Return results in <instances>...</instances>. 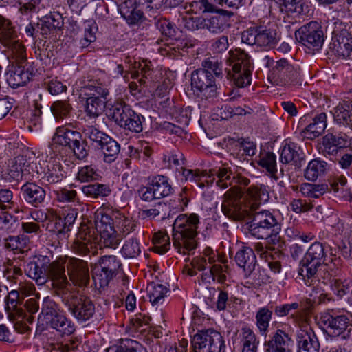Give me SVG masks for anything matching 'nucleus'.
<instances>
[{"label":"nucleus","instance_id":"55","mask_svg":"<svg viewBox=\"0 0 352 352\" xmlns=\"http://www.w3.org/2000/svg\"><path fill=\"white\" fill-rule=\"evenodd\" d=\"M258 164L261 167L265 168L271 174L273 179L278 180V177L276 175L277 172L276 157L273 153L268 152L261 157Z\"/></svg>","mask_w":352,"mask_h":352},{"label":"nucleus","instance_id":"41","mask_svg":"<svg viewBox=\"0 0 352 352\" xmlns=\"http://www.w3.org/2000/svg\"><path fill=\"white\" fill-rule=\"evenodd\" d=\"M201 67L199 68L200 70L212 74L214 78H222L223 73V64L222 61L219 60L216 57L206 58L202 60L201 64Z\"/></svg>","mask_w":352,"mask_h":352},{"label":"nucleus","instance_id":"5","mask_svg":"<svg viewBox=\"0 0 352 352\" xmlns=\"http://www.w3.org/2000/svg\"><path fill=\"white\" fill-rule=\"evenodd\" d=\"M62 302L69 314L78 322H86L95 314L96 307L93 301L76 292H64L62 296Z\"/></svg>","mask_w":352,"mask_h":352},{"label":"nucleus","instance_id":"61","mask_svg":"<svg viewBox=\"0 0 352 352\" xmlns=\"http://www.w3.org/2000/svg\"><path fill=\"white\" fill-rule=\"evenodd\" d=\"M59 313L58 305L50 297H45L43 302L41 314L44 316L46 322Z\"/></svg>","mask_w":352,"mask_h":352},{"label":"nucleus","instance_id":"26","mask_svg":"<svg viewBox=\"0 0 352 352\" xmlns=\"http://www.w3.org/2000/svg\"><path fill=\"white\" fill-rule=\"evenodd\" d=\"M47 323L61 336H69L75 331L74 324L60 312L50 318Z\"/></svg>","mask_w":352,"mask_h":352},{"label":"nucleus","instance_id":"64","mask_svg":"<svg viewBox=\"0 0 352 352\" xmlns=\"http://www.w3.org/2000/svg\"><path fill=\"white\" fill-rule=\"evenodd\" d=\"M96 229L98 232H104L106 230L113 229V223L111 217L107 214L99 213L97 214L95 221Z\"/></svg>","mask_w":352,"mask_h":352},{"label":"nucleus","instance_id":"11","mask_svg":"<svg viewBox=\"0 0 352 352\" xmlns=\"http://www.w3.org/2000/svg\"><path fill=\"white\" fill-rule=\"evenodd\" d=\"M297 41L313 52H318L324 41L321 26L316 21H311L300 27L295 32Z\"/></svg>","mask_w":352,"mask_h":352},{"label":"nucleus","instance_id":"37","mask_svg":"<svg viewBox=\"0 0 352 352\" xmlns=\"http://www.w3.org/2000/svg\"><path fill=\"white\" fill-rule=\"evenodd\" d=\"M300 148L294 144H286L280 151V161L283 164L293 163L297 166L301 160Z\"/></svg>","mask_w":352,"mask_h":352},{"label":"nucleus","instance_id":"21","mask_svg":"<svg viewBox=\"0 0 352 352\" xmlns=\"http://www.w3.org/2000/svg\"><path fill=\"white\" fill-rule=\"evenodd\" d=\"M23 199L34 207H38L43 203L46 192L45 189L33 182H27L21 188Z\"/></svg>","mask_w":352,"mask_h":352},{"label":"nucleus","instance_id":"62","mask_svg":"<svg viewBox=\"0 0 352 352\" xmlns=\"http://www.w3.org/2000/svg\"><path fill=\"white\" fill-rule=\"evenodd\" d=\"M151 62L146 60H142L138 63V65H135V68H138V70L131 72V78L137 79L141 75L142 78L139 80L140 85H144L145 80L144 78H147L151 74Z\"/></svg>","mask_w":352,"mask_h":352},{"label":"nucleus","instance_id":"6","mask_svg":"<svg viewBox=\"0 0 352 352\" xmlns=\"http://www.w3.org/2000/svg\"><path fill=\"white\" fill-rule=\"evenodd\" d=\"M53 141L55 144L68 147L79 160L85 159L89 154L87 143L82 139L81 133L65 126L56 129Z\"/></svg>","mask_w":352,"mask_h":352},{"label":"nucleus","instance_id":"46","mask_svg":"<svg viewBox=\"0 0 352 352\" xmlns=\"http://www.w3.org/2000/svg\"><path fill=\"white\" fill-rule=\"evenodd\" d=\"M100 234L99 243L101 247L116 249L120 243L121 238L115 229L98 232Z\"/></svg>","mask_w":352,"mask_h":352},{"label":"nucleus","instance_id":"48","mask_svg":"<svg viewBox=\"0 0 352 352\" xmlns=\"http://www.w3.org/2000/svg\"><path fill=\"white\" fill-rule=\"evenodd\" d=\"M107 100L98 96H89L86 100L87 114L93 118L98 117L103 111Z\"/></svg>","mask_w":352,"mask_h":352},{"label":"nucleus","instance_id":"42","mask_svg":"<svg viewBox=\"0 0 352 352\" xmlns=\"http://www.w3.org/2000/svg\"><path fill=\"white\" fill-rule=\"evenodd\" d=\"M82 193L90 199H97L109 195L111 190L106 184L98 183L85 185L81 188Z\"/></svg>","mask_w":352,"mask_h":352},{"label":"nucleus","instance_id":"58","mask_svg":"<svg viewBox=\"0 0 352 352\" xmlns=\"http://www.w3.org/2000/svg\"><path fill=\"white\" fill-rule=\"evenodd\" d=\"M115 276V275L106 272V270H103L102 267L95 268L92 274L94 284L96 287H98L99 289L107 287Z\"/></svg>","mask_w":352,"mask_h":352},{"label":"nucleus","instance_id":"57","mask_svg":"<svg viewBox=\"0 0 352 352\" xmlns=\"http://www.w3.org/2000/svg\"><path fill=\"white\" fill-rule=\"evenodd\" d=\"M100 267L115 276L121 267L122 263L114 255H106L100 258Z\"/></svg>","mask_w":352,"mask_h":352},{"label":"nucleus","instance_id":"30","mask_svg":"<svg viewBox=\"0 0 352 352\" xmlns=\"http://www.w3.org/2000/svg\"><path fill=\"white\" fill-rule=\"evenodd\" d=\"M66 177V171L60 162H50L47 165V170L45 172L43 179L48 184H56L63 180Z\"/></svg>","mask_w":352,"mask_h":352},{"label":"nucleus","instance_id":"8","mask_svg":"<svg viewBox=\"0 0 352 352\" xmlns=\"http://www.w3.org/2000/svg\"><path fill=\"white\" fill-rule=\"evenodd\" d=\"M191 89L201 99L213 100L218 96L219 88L214 75L199 69L191 73Z\"/></svg>","mask_w":352,"mask_h":352},{"label":"nucleus","instance_id":"43","mask_svg":"<svg viewBox=\"0 0 352 352\" xmlns=\"http://www.w3.org/2000/svg\"><path fill=\"white\" fill-rule=\"evenodd\" d=\"M146 290L150 302L153 305L162 302L168 292L166 287L154 282L148 285Z\"/></svg>","mask_w":352,"mask_h":352},{"label":"nucleus","instance_id":"31","mask_svg":"<svg viewBox=\"0 0 352 352\" xmlns=\"http://www.w3.org/2000/svg\"><path fill=\"white\" fill-rule=\"evenodd\" d=\"M153 193L157 199L163 198L170 195L173 192V188L168 182V179L163 175L154 177L151 183Z\"/></svg>","mask_w":352,"mask_h":352},{"label":"nucleus","instance_id":"18","mask_svg":"<svg viewBox=\"0 0 352 352\" xmlns=\"http://www.w3.org/2000/svg\"><path fill=\"white\" fill-rule=\"evenodd\" d=\"M322 144L326 153L336 155L339 151L347 148L349 145V137L345 133L338 131L334 129H329L323 136Z\"/></svg>","mask_w":352,"mask_h":352},{"label":"nucleus","instance_id":"16","mask_svg":"<svg viewBox=\"0 0 352 352\" xmlns=\"http://www.w3.org/2000/svg\"><path fill=\"white\" fill-rule=\"evenodd\" d=\"M65 258H59L52 262L49 261L46 269L47 281L52 283V285L59 290H64L69 285V282L65 272Z\"/></svg>","mask_w":352,"mask_h":352},{"label":"nucleus","instance_id":"54","mask_svg":"<svg viewBox=\"0 0 352 352\" xmlns=\"http://www.w3.org/2000/svg\"><path fill=\"white\" fill-rule=\"evenodd\" d=\"M71 248L75 253L81 256H87L93 248V245L89 239L80 234L74 239Z\"/></svg>","mask_w":352,"mask_h":352},{"label":"nucleus","instance_id":"15","mask_svg":"<svg viewBox=\"0 0 352 352\" xmlns=\"http://www.w3.org/2000/svg\"><path fill=\"white\" fill-rule=\"evenodd\" d=\"M332 41L329 44V51L338 57L349 58L352 52V36L348 30L335 28L333 31Z\"/></svg>","mask_w":352,"mask_h":352},{"label":"nucleus","instance_id":"45","mask_svg":"<svg viewBox=\"0 0 352 352\" xmlns=\"http://www.w3.org/2000/svg\"><path fill=\"white\" fill-rule=\"evenodd\" d=\"M154 23L162 35L167 38H176L177 30L175 26L168 19L162 16H155Z\"/></svg>","mask_w":352,"mask_h":352},{"label":"nucleus","instance_id":"1","mask_svg":"<svg viewBox=\"0 0 352 352\" xmlns=\"http://www.w3.org/2000/svg\"><path fill=\"white\" fill-rule=\"evenodd\" d=\"M252 221L248 223L250 234L258 239H265L268 244L283 246L280 224L272 213L266 210L251 211Z\"/></svg>","mask_w":352,"mask_h":352},{"label":"nucleus","instance_id":"44","mask_svg":"<svg viewBox=\"0 0 352 352\" xmlns=\"http://www.w3.org/2000/svg\"><path fill=\"white\" fill-rule=\"evenodd\" d=\"M249 195L253 200L250 204V211L258 210L259 205L268 199V192L265 186H252L249 188Z\"/></svg>","mask_w":352,"mask_h":352},{"label":"nucleus","instance_id":"19","mask_svg":"<svg viewBox=\"0 0 352 352\" xmlns=\"http://www.w3.org/2000/svg\"><path fill=\"white\" fill-rule=\"evenodd\" d=\"M146 3H140L138 0H124L118 7L122 16L129 25H135L142 21L144 14L140 6Z\"/></svg>","mask_w":352,"mask_h":352},{"label":"nucleus","instance_id":"39","mask_svg":"<svg viewBox=\"0 0 352 352\" xmlns=\"http://www.w3.org/2000/svg\"><path fill=\"white\" fill-rule=\"evenodd\" d=\"M334 120L342 125H352V102L337 106L333 111Z\"/></svg>","mask_w":352,"mask_h":352},{"label":"nucleus","instance_id":"3","mask_svg":"<svg viewBox=\"0 0 352 352\" xmlns=\"http://www.w3.org/2000/svg\"><path fill=\"white\" fill-rule=\"evenodd\" d=\"M227 60L232 67V71L227 72V78L238 87L250 85L253 69L250 56L244 50L235 49L229 52Z\"/></svg>","mask_w":352,"mask_h":352},{"label":"nucleus","instance_id":"33","mask_svg":"<svg viewBox=\"0 0 352 352\" xmlns=\"http://www.w3.org/2000/svg\"><path fill=\"white\" fill-rule=\"evenodd\" d=\"M240 336L242 352H257L259 340L252 329L248 327H242Z\"/></svg>","mask_w":352,"mask_h":352},{"label":"nucleus","instance_id":"4","mask_svg":"<svg viewBox=\"0 0 352 352\" xmlns=\"http://www.w3.org/2000/svg\"><path fill=\"white\" fill-rule=\"evenodd\" d=\"M326 254L322 243L315 242L309 248L304 257L300 262L298 274L306 281V284L311 285L313 283L318 268L321 267Z\"/></svg>","mask_w":352,"mask_h":352},{"label":"nucleus","instance_id":"32","mask_svg":"<svg viewBox=\"0 0 352 352\" xmlns=\"http://www.w3.org/2000/svg\"><path fill=\"white\" fill-rule=\"evenodd\" d=\"M38 23L41 28V36L44 37L60 29L63 25L62 17L58 14L45 16Z\"/></svg>","mask_w":352,"mask_h":352},{"label":"nucleus","instance_id":"63","mask_svg":"<svg viewBox=\"0 0 352 352\" xmlns=\"http://www.w3.org/2000/svg\"><path fill=\"white\" fill-rule=\"evenodd\" d=\"M144 121V116L134 111L131 118L128 119L126 126H122L121 127L132 133H140L143 130L142 123Z\"/></svg>","mask_w":352,"mask_h":352},{"label":"nucleus","instance_id":"7","mask_svg":"<svg viewBox=\"0 0 352 352\" xmlns=\"http://www.w3.org/2000/svg\"><path fill=\"white\" fill-rule=\"evenodd\" d=\"M16 34L9 20L0 15V43L11 51L16 65H25L26 51L24 45L16 40Z\"/></svg>","mask_w":352,"mask_h":352},{"label":"nucleus","instance_id":"47","mask_svg":"<svg viewBox=\"0 0 352 352\" xmlns=\"http://www.w3.org/2000/svg\"><path fill=\"white\" fill-rule=\"evenodd\" d=\"M273 311L268 307L260 308L256 314V324L262 334L266 333Z\"/></svg>","mask_w":352,"mask_h":352},{"label":"nucleus","instance_id":"29","mask_svg":"<svg viewBox=\"0 0 352 352\" xmlns=\"http://www.w3.org/2000/svg\"><path fill=\"white\" fill-rule=\"evenodd\" d=\"M85 94L90 96H98L101 99L107 100L109 94V89L105 83L100 80L89 79L87 83L82 87Z\"/></svg>","mask_w":352,"mask_h":352},{"label":"nucleus","instance_id":"22","mask_svg":"<svg viewBox=\"0 0 352 352\" xmlns=\"http://www.w3.org/2000/svg\"><path fill=\"white\" fill-rule=\"evenodd\" d=\"M32 76V69L30 65L28 63L17 65L14 69L8 72L7 82L10 87L17 88L25 85Z\"/></svg>","mask_w":352,"mask_h":352},{"label":"nucleus","instance_id":"52","mask_svg":"<svg viewBox=\"0 0 352 352\" xmlns=\"http://www.w3.org/2000/svg\"><path fill=\"white\" fill-rule=\"evenodd\" d=\"M85 138L92 142V145L98 148L108 135L93 126H86L82 130Z\"/></svg>","mask_w":352,"mask_h":352},{"label":"nucleus","instance_id":"17","mask_svg":"<svg viewBox=\"0 0 352 352\" xmlns=\"http://www.w3.org/2000/svg\"><path fill=\"white\" fill-rule=\"evenodd\" d=\"M49 261L50 258L47 256H35L25 265V273L28 277L34 280L38 285H43L47 282L46 269Z\"/></svg>","mask_w":352,"mask_h":352},{"label":"nucleus","instance_id":"36","mask_svg":"<svg viewBox=\"0 0 352 352\" xmlns=\"http://www.w3.org/2000/svg\"><path fill=\"white\" fill-rule=\"evenodd\" d=\"M6 310L10 320H16L17 316H22L23 310L19 307V294L18 291H11L6 298Z\"/></svg>","mask_w":352,"mask_h":352},{"label":"nucleus","instance_id":"25","mask_svg":"<svg viewBox=\"0 0 352 352\" xmlns=\"http://www.w3.org/2000/svg\"><path fill=\"white\" fill-rule=\"evenodd\" d=\"M291 338L281 329H278L272 339L265 344L266 352H290L289 343Z\"/></svg>","mask_w":352,"mask_h":352},{"label":"nucleus","instance_id":"24","mask_svg":"<svg viewBox=\"0 0 352 352\" xmlns=\"http://www.w3.org/2000/svg\"><path fill=\"white\" fill-rule=\"evenodd\" d=\"M209 177H213V179H214V177H216L217 178L216 184L221 189H225L228 186H232L233 182L236 179L235 175L231 170V168L226 165L210 170Z\"/></svg>","mask_w":352,"mask_h":352},{"label":"nucleus","instance_id":"50","mask_svg":"<svg viewBox=\"0 0 352 352\" xmlns=\"http://www.w3.org/2000/svg\"><path fill=\"white\" fill-rule=\"evenodd\" d=\"M327 184H314L304 183L300 187L301 193L307 197L318 198L327 190Z\"/></svg>","mask_w":352,"mask_h":352},{"label":"nucleus","instance_id":"60","mask_svg":"<svg viewBox=\"0 0 352 352\" xmlns=\"http://www.w3.org/2000/svg\"><path fill=\"white\" fill-rule=\"evenodd\" d=\"M18 162L16 157L9 160L7 168V174L9 176L8 179L19 181L22 179L24 175H28L26 172L23 170L21 164Z\"/></svg>","mask_w":352,"mask_h":352},{"label":"nucleus","instance_id":"38","mask_svg":"<svg viewBox=\"0 0 352 352\" xmlns=\"http://www.w3.org/2000/svg\"><path fill=\"white\" fill-rule=\"evenodd\" d=\"M199 27L207 29L208 31L218 34L223 31L226 27V19L224 16L217 15L210 18L198 20Z\"/></svg>","mask_w":352,"mask_h":352},{"label":"nucleus","instance_id":"20","mask_svg":"<svg viewBox=\"0 0 352 352\" xmlns=\"http://www.w3.org/2000/svg\"><path fill=\"white\" fill-rule=\"evenodd\" d=\"M237 265L243 269L245 278H249L255 270L256 258L253 250L247 246H243L235 255Z\"/></svg>","mask_w":352,"mask_h":352},{"label":"nucleus","instance_id":"23","mask_svg":"<svg viewBox=\"0 0 352 352\" xmlns=\"http://www.w3.org/2000/svg\"><path fill=\"white\" fill-rule=\"evenodd\" d=\"M327 125V115L325 113H321L312 119V122L302 131L301 133L304 138L314 140L323 133Z\"/></svg>","mask_w":352,"mask_h":352},{"label":"nucleus","instance_id":"49","mask_svg":"<svg viewBox=\"0 0 352 352\" xmlns=\"http://www.w3.org/2000/svg\"><path fill=\"white\" fill-rule=\"evenodd\" d=\"M72 110V107L68 100H56L51 105V111L56 120L67 118Z\"/></svg>","mask_w":352,"mask_h":352},{"label":"nucleus","instance_id":"13","mask_svg":"<svg viewBox=\"0 0 352 352\" xmlns=\"http://www.w3.org/2000/svg\"><path fill=\"white\" fill-rule=\"evenodd\" d=\"M320 322L329 336L336 337L346 331L349 326L350 319L345 314H338L331 310L321 314Z\"/></svg>","mask_w":352,"mask_h":352},{"label":"nucleus","instance_id":"40","mask_svg":"<svg viewBox=\"0 0 352 352\" xmlns=\"http://www.w3.org/2000/svg\"><path fill=\"white\" fill-rule=\"evenodd\" d=\"M327 169V164L324 161L313 160L307 165L305 177L307 180L316 181L319 177L323 175Z\"/></svg>","mask_w":352,"mask_h":352},{"label":"nucleus","instance_id":"14","mask_svg":"<svg viewBox=\"0 0 352 352\" xmlns=\"http://www.w3.org/2000/svg\"><path fill=\"white\" fill-rule=\"evenodd\" d=\"M66 267L69 279L79 287H85L89 283L88 262L72 256H65Z\"/></svg>","mask_w":352,"mask_h":352},{"label":"nucleus","instance_id":"10","mask_svg":"<svg viewBox=\"0 0 352 352\" xmlns=\"http://www.w3.org/2000/svg\"><path fill=\"white\" fill-rule=\"evenodd\" d=\"M192 345L195 352H223L226 348L221 334L212 329L197 333Z\"/></svg>","mask_w":352,"mask_h":352},{"label":"nucleus","instance_id":"2","mask_svg":"<svg viewBox=\"0 0 352 352\" xmlns=\"http://www.w3.org/2000/svg\"><path fill=\"white\" fill-rule=\"evenodd\" d=\"M199 223V216L195 213L177 217L173 228V244L177 252L185 255L196 248L195 237Z\"/></svg>","mask_w":352,"mask_h":352},{"label":"nucleus","instance_id":"27","mask_svg":"<svg viewBox=\"0 0 352 352\" xmlns=\"http://www.w3.org/2000/svg\"><path fill=\"white\" fill-rule=\"evenodd\" d=\"M110 116L115 122L120 127L126 126V123L131 118L134 111L124 102H115L110 109Z\"/></svg>","mask_w":352,"mask_h":352},{"label":"nucleus","instance_id":"59","mask_svg":"<svg viewBox=\"0 0 352 352\" xmlns=\"http://www.w3.org/2000/svg\"><path fill=\"white\" fill-rule=\"evenodd\" d=\"M84 36L80 39V43L82 48L87 47L89 45L96 41V33L98 27L95 22L91 21H86L84 24Z\"/></svg>","mask_w":352,"mask_h":352},{"label":"nucleus","instance_id":"56","mask_svg":"<svg viewBox=\"0 0 352 352\" xmlns=\"http://www.w3.org/2000/svg\"><path fill=\"white\" fill-rule=\"evenodd\" d=\"M140 252V243L135 238H131L126 240L121 249L122 254L124 257L127 258H136Z\"/></svg>","mask_w":352,"mask_h":352},{"label":"nucleus","instance_id":"12","mask_svg":"<svg viewBox=\"0 0 352 352\" xmlns=\"http://www.w3.org/2000/svg\"><path fill=\"white\" fill-rule=\"evenodd\" d=\"M242 41L250 45H256L258 47L273 48L278 41L275 30L259 26L249 28L242 34Z\"/></svg>","mask_w":352,"mask_h":352},{"label":"nucleus","instance_id":"9","mask_svg":"<svg viewBox=\"0 0 352 352\" xmlns=\"http://www.w3.org/2000/svg\"><path fill=\"white\" fill-rule=\"evenodd\" d=\"M243 193L239 187H231L224 195L221 209L223 213L234 221L243 220L248 214L243 204Z\"/></svg>","mask_w":352,"mask_h":352},{"label":"nucleus","instance_id":"28","mask_svg":"<svg viewBox=\"0 0 352 352\" xmlns=\"http://www.w3.org/2000/svg\"><path fill=\"white\" fill-rule=\"evenodd\" d=\"M106 352H146V351L139 342L129 338H122L107 348Z\"/></svg>","mask_w":352,"mask_h":352},{"label":"nucleus","instance_id":"53","mask_svg":"<svg viewBox=\"0 0 352 352\" xmlns=\"http://www.w3.org/2000/svg\"><path fill=\"white\" fill-rule=\"evenodd\" d=\"M153 242L155 245L153 250L156 253L164 254L170 249V238L163 232L155 233L153 237Z\"/></svg>","mask_w":352,"mask_h":352},{"label":"nucleus","instance_id":"51","mask_svg":"<svg viewBox=\"0 0 352 352\" xmlns=\"http://www.w3.org/2000/svg\"><path fill=\"white\" fill-rule=\"evenodd\" d=\"M18 163L21 164L23 170L26 172L27 175H30L31 170H33L34 166L36 165V154L30 149H25L22 151L21 154L16 156Z\"/></svg>","mask_w":352,"mask_h":352},{"label":"nucleus","instance_id":"34","mask_svg":"<svg viewBox=\"0 0 352 352\" xmlns=\"http://www.w3.org/2000/svg\"><path fill=\"white\" fill-rule=\"evenodd\" d=\"M98 149L102 152L104 161L107 163H111L116 160L120 153V144L108 135Z\"/></svg>","mask_w":352,"mask_h":352},{"label":"nucleus","instance_id":"35","mask_svg":"<svg viewBox=\"0 0 352 352\" xmlns=\"http://www.w3.org/2000/svg\"><path fill=\"white\" fill-rule=\"evenodd\" d=\"M320 343L313 331H307L302 334L298 341V352H319Z\"/></svg>","mask_w":352,"mask_h":352}]
</instances>
